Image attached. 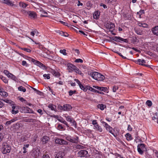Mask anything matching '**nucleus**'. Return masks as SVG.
Masks as SVG:
<instances>
[{
    "instance_id": "nucleus-24",
    "label": "nucleus",
    "mask_w": 158,
    "mask_h": 158,
    "mask_svg": "<svg viewBox=\"0 0 158 158\" xmlns=\"http://www.w3.org/2000/svg\"><path fill=\"white\" fill-rule=\"evenodd\" d=\"M2 100L7 103L10 104L11 106L15 104L14 102L10 100L5 99L4 100L3 99Z\"/></svg>"
},
{
    "instance_id": "nucleus-28",
    "label": "nucleus",
    "mask_w": 158,
    "mask_h": 158,
    "mask_svg": "<svg viewBox=\"0 0 158 158\" xmlns=\"http://www.w3.org/2000/svg\"><path fill=\"white\" fill-rule=\"evenodd\" d=\"M137 148H139L143 151H145V145L143 143H141L138 144L137 146Z\"/></svg>"
},
{
    "instance_id": "nucleus-58",
    "label": "nucleus",
    "mask_w": 158,
    "mask_h": 158,
    "mask_svg": "<svg viewBox=\"0 0 158 158\" xmlns=\"http://www.w3.org/2000/svg\"><path fill=\"white\" fill-rule=\"evenodd\" d=\"M107 89L106 87H101V89L100 90L105 92L106 90Z\"/></svg>"
},
{
    "instance_id": "nucleus-8",
    "label": "nucleus",
    "mask_w": 158,
    "mask_h": 158,
    "mask_svg": "<svg viewBox=\"0 0 158 158\" xmlns=\"http://www.w3.org/2000/svg\"><path fill=\"white\" fill-rule=\"evenodd\" d=\"M67 70L69 72H72L75 70L76 67L72 64L69 63L67 64Z\"/></svg>"
},
{
    "instance_id": "nucleus-48",
    "label": "nucleus",
    "mask_w": 158,
    "mask_h": 158,
    "mask_svg": "<svg viewBox=\"0 0 158 158\" xmlns=\"http://www.w3.org/2000/svg\"><path fill=\"white\" fill-rule=\"evenodd\" d=\"M22 64L23 66H25L26 67L28 66V64L27 63V62L24 60L22 61Z\"/></svg>"
},
{
    "instance_id": "nucleus-29",
    "label": "nucleus",
    "mask_w": 158,
    "mask_h": 158,
    "mask_svg": "<svg viewBox=\"0 0 158 158\" xmlns=\"http://www.w3.org/2000/svg\"><path fill=\"white\" fill-rule=\"evenodd\" d=\"M97 107L98 108L100 109L101 110H104V108L106 107V106L103 104H101L98 105Z\"/></svg>"
},
{
    "instance_id": "nucleus-7",
    "label": "nucleus",
    "mask_w": 158,
    "mask_h": 158,
    "mask_svg": "<svg viewBox=\"0 0 158 158\" xmlns=\"http://www.w3.org/2000/svg\"><path fill=\"white\" fill-rule=\"evenodd\" d=\"M55 142L56 143L60 145H65L68 144L67 142L66 141L59 138H57L55 139Z\"/></svg>"
},
{
    "instance_id": "nucleus-38",
    "label": "nucleus",
    "mask_w": 158,
    "mask_h": 158,
    "mask_svg": "<svg viewBox=\"0 0 158 158\" xmlns=\"http://www.w3.org/2000/svg\"><path fill=\"white\" fill-rule=\"evenodd\" d=\"M146 104L149 107L151 106L152 105V102L149 100H148L146 102Z\"/></svg>"
},
{
    "instance_id": "nucleus-49",
    "label": "nucleus",
    "mask_w": 158,
    "mask_h": 158,
    "mask_svg": "<svg viewBox=\"0 0 158 158\" xmlns=\"http://www.w3.org/2000/svg\"><path fill=\"white\" fill-rule=\"evenodd\" d=\"M19 100L22 102L24 103H27V101H26V100H25V99H24L22 97H21V98H19Z\"/></svg>"
},
{
    "instance_id": "nucleus-5",
    "label": "nucleus",
    "mask_w": 158,
    "mask_h": 158,
    "mask_svg": "<svg viewBox=\"0 0 158 158\" xmlns=\"http://www.w3.org/2000/svg\"><path fill=\"white\" fill-rule=\"evenodd\" d=\"M3 73L5 74L8 78L16 81L17 79L16 77L9 72L7 70H4Z\"/></svg>"
},
{
    "instance_id": "nucleus-41",
    "label": "nucleus",
    "mask_w": 158,
    "mask_h": 158,
    "mask_svg": "<svg viewBox=\"0 0 158 158\" xmlns=\"http://www.w3.org/2000/svg\"><path fill=\"white\" fill-rule=\"evenodd\" d=\"M60 52L61 53H62L63 55L64 56H66L67 55L66 50L65 49L63 50H60Z\"/></svg>"
},
{
    "instance_id": "nucleus-35",
    "label": "nucleus",
    "mask_w": 158,
    "mask_h": 158,
    "mask_svg": "<svg viewBox=\"0 0 158 158\" xmlns=\"http://www.w3.org/2000/svg\"><path fill=\"white\" fill-rule=\"evenodd\" d=\"M141 61V60L140 59H139L137 60L136 61V63H137V64H139V65H144V66H146V67H148L149 66V65H148L143 64H142L141 63H140Z\"/></svg>"
},
{
    "instance_id": "nucleus-26",
    "label": "nucleus",
    "mask_w": 158,
    "mask_h": 158,
    "mask_svg": "<svg viewBox=\"0 0 158 158\" xmlns=\"http://www.w3.org/2000/svg\"><path fill=\"white\" fill-rule=\"evenodd\" d=\"M19 4L20 7L23 8H25L28 5L26 3L21 2H19Z\"/></svg>"
},
{
    "instance_id": "nucleus-16",
    "label": "nucleus",
    "mask_w": 158,
    "mask_h": 158,
    "mask_svg": "<svg viewBox=\"0 0 158 158\" xmlns=\"http://www.w3.org/2000/svg\"><path fill=\"white\" fill-rule=\"evenodd\" d=\"M106 27L110 30L113 29L115 27L114 24L111 23L109 22L107 23L106 24Z\"/></svg>"
},
{
    "instance_id": "nucleus-59",
    "label": "nucleus",
    "mask_w": 158,
    "mask_h": 158,
    "mask_svg": "<svg viewBox=\"0 0 158 158\" xmlns=\"http://www.w3.org/2000/svg\"><path fill=\"white\" fill-rule=\"evenodd\" d=\"M62 34H63V35L65 37H67L68 36V34L66 32H64L63 31H61Z\"/></svg>"
},
{
    "instance_id": "nucleus-25",
    "label": "nucleus",
    "mask_w": 158,
    "mask_h": 158,
    "mask_svg": "<svg viewBox=\"0 0 158 158\" xmlns=\"http://www.w3.org/2000/svg\"><path fill=\"white\" fill-rule=\"evenodd\" d=\"M135 32L138 35H142L143 34V31L139 28H137L135 29Z\"/></svg>"
},
{
    "instance_id": "nucleus-13",
    "label": "nucleus",
    "mask_w": 158,
    "mask_h": 158,
    "mask_svg": "<svg viewBox=\"0 0 158 158\" xmlns=\"http://www.w3.org/2000/svg\"><path fill=\"white\" fill-rule=\"evenodd\" d=\"M65 117L66 118V120L67 121L70 122V123H72L73 125H76L77 123L76 122L73 120L72 118H70L69 116H67L66 114L65 115Z\"/></svg>"
},
{
    "instance_id": "nucleus-63",
    "label": "nucleus",
    "mask_w": 158,
    "mask_h": 158,
    "mask_svg": "<svg viewBox=\"0 0 158 158\" xmlns=\"http://www.w3.org/2000/svg\"><path fill=\"white\" fill-rule=\"evenodd\" d=\"M52 117H54V118H56L58 120V119H60V118H59V116L58 115H53L52 116Z\"/></svg>"
},
{
    "instance_id": "nucleus-45",
    "label": "nucleus",
    "mask_w": 158,
    "mask_h": 158,
    "mask_svg": "<svg viewBox=\"0 0 158 158\" xmlns=\"http://www.w3.org/2000/svg\"><path fill=\"white\" fill-rule=\"evenodd\" d=\"M18 112L19 111L17 109L12 110L11 112L12 114H16L18 113Z\"/></svg>"
},
{
    "instance_id": "nucleus-15",
    "label": "nucleus",
    "mask_w": 158,
    "mask_h": 158,
    "mask_svg": "<svg viewBox=\"0 0 158 158\" xmlns=\"http://www.w3.org/2000/svg\"><path fill=\"white\" fill-rule=\"evenodd\" d=\"M39 150H34L32 153V155L34 158H37L39 156Z\"/></svg>"
},
{
    "instance_id": "nucleus-32",
    "label": "nucleus",
    "mask_w": 158,
    "mask_h": 158,
    "mask_svg": "<svg viewBox=\"0 0 158 158\" xmlns=\"http://www.w3.org/2000/svg\"><path fill=\"white\" fill-rule=\"evenodd\" d=\"M0 94L1 96H3L4 97H6L8 95V94L6 92L0 90Z\"/></svg>"
},
{
    "instance_id": "nucleus-27",
    "label": "nucleus",
    "mask_w": 158,
    "mask_h": 158,
    "mask_svg": "<svg viewBox=\"0 0 158 158\" xmlns=\"http://www.w3.org/2000/svg\"><path fill=\"white\" fill-rule=\"evenodd\" d=\"M125 137L128 141H130L132 139V137L131 135L129 133H127L125 135Z\"/></svg>"
},
{
    "instance_id": "nucleus-60",
    "label": "nucleus",
    "mask_w": 158,
    "mask_h": 158,
    "mask_svg": "<svg viewBox=\"0 0 158 158\" xmlns=\"http://www.w3.org/2000/svg\"><path fill=\"white\" fill-rule=\"evenodd\" d=\"M132 128L130 125L128 126L127 130L129 131H131L132 130Z\"/></svg>"
},
{
    "instance_id": "nucleus-51",
    "label": "nucleus",
    "mask_w": 158,
    "mask_h": 158,
    "mask_svg": "<svg viewBox=\"0 0 158 158\" xmlns=\"http://www.w3.org/2000/svg\"><path fill=\"white\" fill-rule=\"evenodd\" d=\"M22 49L28 52H31V50L30 49L26 48H22Z\"/></svg>"
},
{
    "instance_id": "nucleus-3",
    "label": "nucleus",
    "mask_w": 158,
    "mask_h": 158,
    "mask_svg": "<svg viewBox=\"0 0 158 158\" xmlns=\"http://www.w3.org/2000/svg\"><path fill=\"white\" fill-rule=\"evenodd\" d=\"M1 150L3 154H6L10 152L11 147L7 143L4 142L2 144Z\"/></svg>"
},
{
    "instance_id": "nucleus-9",
    "label": "nucleus",
    "mask_w": 158,
    "mask_h": 158,
    "mask_svg": "<svg viewBox=\"0 0 158 158\" xmlns=\"http://www.w3.org/2000/svg\"><path fill=\"white\" fill-rule=\"evenodd\" d=\"M67 139L71 142L75 143H77L78 141V137L77 136H75V137H67Z\"/></svg>"
},
{
    "instance_id": "nucleus-4",
    "label": "nucleus",
    "mask_w": 158,
    "mask_h": 158,
    "mask_svg": "<svg viewBox=\"0 0 158 158\" xmlns=\"http://www.w3.org/2000/svg\"><path fill=\"white\" fill-rule=\"evenodd\" d=\"M101 122L103 124L104 127L106 128V130L108 131L110 133L112 134L114 136H115V135L112 132V128L105 122L102 121Z\"/></svg>"
},
{
    "instance_id": "nucleus-18",
    "label": "nucleus",
    "mask_w": 158,
    "mask_h": 158,
    "mask_svg": "<svg viewBox=\"0 0 158 158\" xmlns=\"http://www.w3.org/2000/svg\"><path fill=\"white\" fill-rule=\"evenodd\" d=\"M152 31L154 35L158 36V26L152 28Z\"/></svg>"
},
{
    "instance_id": "nucleus-37",
    "label": "nucleus",
    "mask_w": 158,
    "mask_h": 158,
    "mask_svg": "<svg viewBox=\"0 0 158 158\" xmlns=\"http://www.w3.org/2000/svg\"><path fill=\"white\" fill-rule=\"evenodd\" d=\"M15 121V119H11L10 121H8L6 122V124L7 125H10L11 123L14 122Z\"/></svg>"
},
{
    "instance_id": "nucleus-34",
    "label": "nucleus",
    "mask_w": 158,
    "mask_h": 158,
    "mask_svg": "<svg viewBox=\"0 0 158 158\" xmlns=\"http://www.w3.org/2000/svg\"><path fill=\"white\" fill-rule=\"evenodd\" d=\"M19 90L25 92L26 91V89L22 86H20L18 87Z\"/></svg>"
},
{
    "instance_id": "nucleus-30",
    "label": "nucleus",
    "mask_w": 158,
    "mask_h": 158,
    "mask_svg": "<svg viewBox=\"0 0 158 158\" xmlns=\"http://www.w3.org/2000/svg\"><path fill=\"white\" fill-rule=\"evenodd\" d=\"M48 107L51 109L52 110H55L56 109V106L55 105L50 104L48 105Z\"/></svg>"
},
{
    "instance_id": "nucleus-50",
    "label": "nucleus",
    "mask_w": 158,
    "mask_h": 158,
    "mask_svg": "<svg viewBox=\"0 0 158 158\" xmlns=\"http://www.w3.org/2000/svg\"><path fill=\"white\" fill-rule=\"evenodd\" d=\"M75 62L76 63H82L83 61L81 59H76L75 60Z\"/></svg>"
},
{
    "instance_id": "nucleus-43",
    "label": "nucleus",
    "mask_w": 158,
    "mask_h": 158,
    "mask_svg": "<svg viewBox=\"0 0 158 158\" xmlns=\"http://www.w3.org/2000/svg\"><path fill=\"white\" fill-rule=\"evenodd\" d=\"M50 74H44L43 75V77L45 78H46L47 79H49L50 78Z\"/></svg>"
},
{
    "instance_id": "nucleus-44",
    "label": "nucleus",
    "mask_w": 158,
    "mask_h": 158,
    "mask_svg": "<svg viewBox=\"0 0 158 158\" xmlns=\"http://www.w3.org/2000/svg\"><path fill=\"white\" fill-rule=\"evenodd\" d=\"M118 87L117 86L114 85L113 87V91L114 92H116V90L118 89Z\"/></svg>"
},
{
    "instance_id": "nucleus-19",
    "label": "nucleus",
    "mask_w": 158,
    "mask_h": 158,
    "mask_svg": "<svg viewBox=\"0 0 158 158\" xmlns=\"http://www.w3.org/2000/svg\"><path fill=\"white\" fill-rule=\"evenodd\" d=\"M49 139V138L47 136H44L41 139V141L43 143L45 144L48 142Z\"/></svg>"
},
{
    "instance_id": "nucleus-62",
    "label": "nucleus",
    "mask_w": 158,
    "mask_h": 158,
    "mask_svg": "<svg viewBox=\"0 0 158 158\" xmlns=\"http://www.w3.org/2000/svg\"><path fill=\"white\" fill-rule=\"evenodd\" d=\"M4 105V104L3 102L0 100V108H2Z\"/></svg>"
},
{
    "instance_id": "nucleus-57",
    "label": "nucleus",
    "mask_w": 158,
    "mask_h": 158,
    "mask_svg": "<svg viewBox=\"0 0 158 158\" xmlns=\"http://www.w3.org/2000/svg\"><path fill=\"white\" fill-rule=\"evenodd\" d=\"M2 80L5 83H8V81L6 77H4V78H3Z\"/></svg>"
},
{
    "instance_id": "nucleus-39",
    "label": "nucleus",
    "mask_w": 158,
    "mask_h": 158,
    "mask_svg": "<svg viewBox=\"0 0 158 158\" xmlns=\"http://www.w3.org/2000/svg\"><path fill=\"white\" fill-rule=\"evenodd\" d=\"M34 119L33 118H27L24 120V121L26 122H33Z\"/></svg>"
},
{
    "instance_id": "nucleus-20",
    "label": "nucleus",
    "mask_w": 158,
    "mask_h": 158,
    "mask_svg": "<svg viewBox=\"0 0 158 158\" xmlns=\"http://www.w3.org/2000/svg\"><path fill=\"white\" fill-rule=\"evenodd\" d=\"M64 111L69 110L72 108L71 106L69 104H65L63 106Z\"/></svg>"
},
{
    "instance_id": "nucleus-23",
    "label": "nucleus",
    "mask_w": 158,
    "mask_h": 158,
    "mask_svg": "<svg viewBox=\"0 0 158 158\" xmlns=\"http://www.w3.org/2000/svg\"><path fill=\"white\" fill-rule=\"evenodd\" d=\"M137 24L139 26L142 27L144 28H146L148 27V25L147 24L141 22H138Z\"/></svg>"
},
{
    "instance_id": "nucleus-53",
    "label": "nucleus",
    "mask_w": 158,
    "mask_h": 158,
    "mask_svg": "<svg viewBox=\"0 0 158 158\" xmlns=\"http://www.w3.org/2000/svg\"><path fill=\"white\" fill-rule=\"evenodd\" d=\"M3 138L4 135L3 134L1 133H0V142L2 140Z\"/></svg>"
},
{
    "instance_id": "nucleus-21",
    "label": "nucleus",
    "mask_w": 158,
    "mask_h": 158,
    "mask_svg": "<svg viewBox=\"0 0 158 158\" xmlns=\"http://www.w3.org/2000/svg\"><path fill=\"white\" fill-rule=\"evenodd\" d=\"M50 72L53 75L55 76L59 77L60 76V73L58 72H56L54 69H52Z\"/></svg>"
},
{
    "instance_id": "nucleus-1",
    "label": "nucleus",
    "mask_w": 158,
    "mask_h": 158,
    "mask_svg": "<svg viewBox=\"0 0 158 158\" xmlns=\"http://www.w3.org/2000/svg\"><path fill=\"white\" fill-rule=\"evenodd\" d=\"M75 81L77 83L81 89L83 91L86 92L87 89H89L90 91L95 93L96 90L88 85H85L82 84L80 81L78 79H75Z\"/></svg>"
},
{
    "instance_id": "nucleus-17",
    "label": "nucleus",
    "mask_w": 158,
    "mask_h": 158,
    "mask_svg": "<svg viewBox=\"0 0 158 158\" xmlns=\"http://www.w3.org/2000/svg\"><path fill=\"white\" fill-rule=\"evenodd\" d=\"M27 15L31 18H35L36 17V14L34 11H29L27 12Z\"/></svg>"
},
{
    "instance_id": "nucleus-10",
    "label": "nucleus",
    "mask_w": 158,
    "mask_h": 158,
    "mask_svg": "<svg viewBox=\"0 0 158 158\" xmlns=\"http://www.w3.org/2000/svg\"><path fill=\"white\" fill-rule=\"evenodd\" d=\"M31 61L32 62L34 63L36 65L41 68L45 69L46 67L43 64L39 61L35 60V59H32L31 60Z\"/></svg>"
},
{
    "instance_id": "nucleus-47",
    "label": "nucleus",
    "mask_w": 158,
    "mask_h": 158,
    "mask_svg": "<svg viewBox=\"0 0 158 158\" xmlns=\"http://www.w3.org/2000/svg\"><path fill=\"white\" fill-rule=\"evenodd\" d=\"M76 92L75 90L73 91L72 90H70L69 92V94L70 96H72L73 94H75Z\"/></svg>"
},
{
    "instance_id": "nucleus-56",
    "label": "nucleus",
    "mask_w": 158,
    "mask_h": 158,
    "mask_svg": "<svg viewBox=\"0 0 158 158\" xmlns=\"http://www.w3.org/2000/svg\"><path fill=\"white\" fill-rule=\"evenodd\" d=\"M58 128L59 129H64V127L61 124H59L58 126Z\"/></svg>"
},
{
    "instance_id": "nucleus-12",
    "label": "nucleus",
    "mask_w": 158,
    "mask_h": 158,
    "mask_svg": "<svg viewBox=\"0 0 158 158\" xmlns=\"http://www.w3.org/2000/svg\"><path fill=\"white\" fill-rule=\"evenodd\" d=\"M114 40L116 41H118L119 42L121 43L123 41L127 43L128 41L127 39H123L120 37L115 36L114 37Z\"/></svg>"
},
{
    "instance_id": "nucleus-14",
    "label": "nucleus",
    "mask_w": 158,
    "mask_h": 158,
    "mask_svg": "<svg viewBox=\"0 0 158 158\" xmlns=\"http://www.w3.org/2000/svg\"><path fill=\"white\" fill-rule=\"evenodd\" d=\"M65 153L64 152H60L56 154L55 158H63Z\"/></svg>"
},
{
    "instance_id": "nucleus-61",
    "label": "nucleus",
    "mask_w": 158,
    "mask_h": 158,
    "mask_svg": "<svg viewBox=\"0 0 158 158\" xmlns=\"http://www.w3.org/2000/svg\"><path fill=\"white\" fill-rule=\"evenodd\" d=\"M106 2L108 3L111 4L113 0H105Z\"/></svg>"
},
{
    "instance_id": "nucleus-64",
    "label": "nucleus",
    "mask_w": 158,
    "mask_h": 158,
    "mask_svg": "<svg viewBox=\"0 0 158 158\" xmlns=\"http://www.w3.org/2000/svg\"><path fill=\"white\" fill-rule=\"evenodd\" d=\"M93 87L98 90H100L101 89V87H99L97 86H93Z\"/></svg>"
},
{
    "instance_id": "nucleus-22",
    "label": "nucleus",
    "mask_w": 158,
    "mask_h": 158,
    "mask_svg": "<svg viewBox=\"0 0 158 158\" xmlns=\"http://www.w3.org/2000/svg\"><path fill=\"white\" fill-rule=\"evenodd\" d=\"M95 127L94 128L96 130L100 132H101L102 131V130L101 127L98 124L96 125L95 126H94Z\"/></svg>"
},
{
    "instance_id": "nucleus-11",
    "label": "nucleus",
    "mask_w": 158,
    "mask_h": 158,
    "mask_svg": "<svg viewBox=\"0 0 158 158\" xmlns=\"http://www.w3.org/2000/svg\"><path fill=\"white\" fill-rule=\"evenodd\" d=\"M0 2L10 6H16L10 0H0Z\"/></svg>"
},
{
    "instance_id": "nucleus-42",
    "label": "nucleus",
    "mask_w": 158,
    "mask_h": 158,
    "mask_svg": "<svg viewBox=\"0 0 158 158\" xmlns=\"http://www.w3.org/2000/svg\"><path fill=\"white\" fill-rule=\"evenodd\" d=\"M75 148L77 149H83L84 148V146L80 145H77Z\"/></svg>"
},
{
    "instance_id": "nucleus-36",
    "label": "nucleus",
    "mask_w": 158,
    "mask_h": 158,
    "mask_svg": "<svg viewBox=\"0 0 158 158\" xmlns=\"http://www.w3.org/2000/svg\"><path fill=\"white\" fill-rule=\"evenodd\" d=\"M30 109L29 108L27 107H24L23 110H24V113H30L29 110Z\"/></svg>"
},
{
    "instance_id": "nucleus-55",
    "label": "nucleus",
    "mask_w": 158,
    "mask_h": 158,
    "mask_svg": "<svg viewBox=\"0 0 158 158\" xmlns=\"http://www.w3.org/2000/svg\"><path fill=\"white\" fill-rule=\"evenodd\" d=\"M92 124L94 125V126L98 124L96 120H93L92 121Z\"/></svg>"
},
{
    "instance_id": "nucleus-54",
    "label": "nucleus",
    "mask_w": 158,
    "mask_h": 158,
    "mask_svg": "<svg viewBox=\"0 0 158 158\" xmlns=\"http://www.w3.org/2000/svg\"><path fill=\"white\" fill-rule=\"evenodd\" d=\"M42 158H50L49 156L47 154H44Z\"/></svg>"
},
{
    "instance_id": "nucleus-52",
    "label": "nucleus",
    "mask_w": 158,
    "mask_h": 158,
    "mask_svg": "<svg viewBox=\"0 0 158 158\" xmlns=\"http://www.w3.org/2000/svg\"><path fill=\"white\" fill-rule=\"evenodd\" d=\"M115 52L116 53H117L119 56H121L124 59H126V57L124 56L123 55H122L121 53H119L118 52Z\"/></svg>"
},
{
    "instance_id": "nucleus-33",
    "label": "nucleus",
    "mask_w": 158,
    "mask_h": 158,
    "mask_svg": "<svg viewBox=\"0 0 158 158\" xmlns=\"http://www.w3.org/2000/svg\"><path fill=\"white\" fill-rule=\"evenodd\" d=\"M58 121L60 122L61 123L64 124L66 126H68L67 123L62 118H60V119H58Z\"/></svg>"
},
{
    "instance_id": "nucleus-2",
    "label": "nucleus",
    "mask_w": 158,
    "mask_h": 158,
    "mask_svg": "<svg viewBox=\"0 0 158 158\" xmlns=\"http://www.w3.org/2000/svg\"><path fill=\"white\" fill-rule=\"evenodd\" d=\"M90 75L94 79L99 81H102L105 78L104 76L97 72H92Z\"/></svg>"
},
{
    "instance_id": "nucleus-40",
    "label": "nucleus",
    "mask_w": 158,
    "mask_h": 158,
    "mask_svg": "<svg viewBox=\"0 0 158 158\" xmlns=\"http://www.w3.org/2000/svg\"><path fill=\"white\" fill-rule=\"evenodd\" d=\"M98 12H95L93 14L94 18L95 19H97L99 15L98 14Z\"/></svg>"
},
{
    "instance_id": "nucleus-6",
    "label": "nucleus",
    "mask_w": 158,
    "mask_h": 158,
    "mask_svg": "<svg viewBox=\"0 0 158 158\" xmlns=\"http://www.w3.org/2000/svg\"><path fill=\"white\" fill-rule=\"evenodd\" d=\"M88 152L85 150H81L77 153L78 156L81 157H86L88 154Z\"/></svg>"
},
{
    "instance_id": "nucleus-46",
    "label": "nucleus",
    "mask_w": 158,
    "mask_h": 158,
    "mask_svg": "<svg viewBox=\"0 0 158 158\" xmlns=\"http://www.w3.org/2000/svg\"><path fill=\"white\" fill-rule=\"evenodd\" d=\"M137 150L139 152V153L141 155H142L143 153V150L142 149H141L139 148H137Z\"/></svg>"
},
{
    "instance_id": "nucleus-31",
    "label": "nucleus",
    "mask_w": 158,
    "mask_h": 158,
    "mask_svg": "<svg viewBox=\"0 0 158 158\" xmlns=\"http://www.w3.org/2000/svg\"><path fill=\"white\" fill-rule=\"evenodd\" d=\"M74 71L76 73H78L80 75L82 76H83L84 75L82 73L81 71L78 68L76 67L75 70H74Z\"/></svg>"
}]
</instances>
